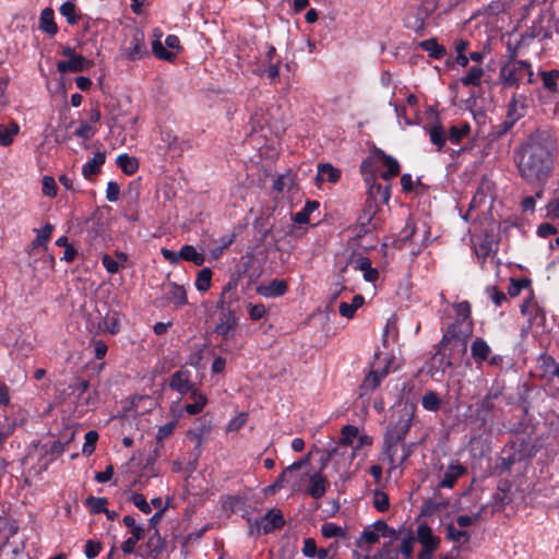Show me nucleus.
I'll list each match as a JSON object with an SVG mask.
<instances>
[{
  "mask_svg": "<svg viewBox=\"0 0 559 559\" xmlns=\"http://www.w3.org/2000/svg\"><path fill=\"white\" fill-rule=\"evenodd\" d=\"M60 13L67 19L71 25L75 24L80 16L76 14V7L72 0H68L60 7Z\"/></svg>",
  "mask_w": 559,
  "mask_h": 559,
  "instance_id": "obj_48",
  "label": "nucleus"
},
{
  "mask_svg": "<svg viewBox=\"0 0 559 559\" xmlns=\"http://www.w3.org/2000/svg\"><path fill=\"white\" fill-rule=\"evenodd\" d=\"M454 311L457 316V319L453 323L460 324H468L473 329V323L471 320V304L468 301H461L454 306Z\"/></svg>",
  "mask_w": 559,
  "mask_h": 559,
  "instance_id": "obj_34",
  "label": "nucleus"
},
{
  "mask_svg": "<svg viewBox=\"0 0 559 559\" xmlns=\"http://www.w3.org/2000/svg\"><path fill=\"white\" fill-rule=\"evenodd\" d=\"M41 191L45 195H47L49 198H55L57 195L58 188H57L56 181L52 177L45 176L43 178Z\"/></svg>",
  "mask_w": 559,
  "mask_h": 559,
  "instance_id": "obj_58",
  "label": "nucleus"
},
{
  "mask_svg": "<svg viewBox=\"0 0 559 559\" xmlns=\"http://www.w3.org/2000/svg\"><path fill=\"white\" fill-rule=\"evenodd\" d=\"M165 548V542L162 538L158 530H155L153 534L150 535L146 542L147 554L153 558H157Z\"/></svg>",
  "mask_w": 559,
  "mask_h": 559,
  "instance_id": "obj_28",
  "label": "nucleus"
},
{
  "mask_svg": "<svg viewBox=\"0 0 559 559\" xmlns=\"http://www.w3.org/2000/svg\"><path fill=\"white\" fill-rule=\"evenodd\" d=\"M95 129L85 121L80 122V127L74 131V135L84 140H90L95 134Z\"/></svg>",
  "mask_w": 559,
  "mask_h": 559,
  "instance_id": "obj_60",
  "label": "nucleus"
},
{
  "mask_svg": "<svg viewBox=\"0 0 559 559\" xmlns=\"http://www.w3.org/2000/svg\"><path fill=\"white\" fill-rule=\"evenodd\" d=\"M430 142L437 146V150L440 152L447 141L445 132L443 127L440 123H436L429 130Z\"/></svg>",
  "mask_w": 559,
  "mask_h": 559,
  "instance_id": "obj_37",
  "label": "nucleus"
},
{
  "mask_svg": "<svg viewBox=\"0 0 559 559\" xmlns=\"http://www.w3.org/2000/svg\"><path fill=\"white\" fill-rule=\"evenodd\" d=\"M379 534L377 532H373L369 528H365L362 533L360 534V537L356 542L357 547H361L362 543H366L368 545H373L379 542Z\"/></svg>",
  "mask_w": 559,
  "mask_h": 559,
  "instance_id": "obj_56",
  "label": "nucleus"
},
{
  "mask_svg": "<svg viewBox=\"0 0 559 559\" xmlns=\"http://www.w3.org/2000/svg\"><path fill=\"white\" fill-rule=\"evenodd\" d=\"M396 413L399 415L397 420L388 427L383 441L384 453L388 456L391 467L395 466L399 445L402 444L411 429L414 409L405 405L397 409Z\"/></svg>",
  "mask_w": 559,
  "mask_h": 559,
  "instance_id": "obj_3",
  "label": "nucleus"
},
{
  "mask_svg": "<svg viewBox=\"0 0 559 559\" xmlns=\"http://www.w3.org/2000/svg\"><path fill=\"white\" fill-rule=\"evenodd\" d=\"M467 473V468L460 463H451L447 467L443 478L438 484V488H453L456 480Z\"/></svg>",
  "mask_w": 559,
  "mask_h": 559,
  "instance_id": "obj_16",
  "label": "nucleus"
},
{
  "mask_svg": "<svg viewBox=\"0 0 559 559\" xmlns=\"http://www.w3.org/2000/svg\"><path fill=\"white\" fill-rule=\"evenodd\" d=\"M448 502H438L433 500H427L423 504L421 513L425 515H431L435 512L439 511L441 508H445Z\"/></svg>",
  "mask_w": 559,
  "mask_h": 559,
  "instance_id": "obj_63",
  "label": "nucleus"
},
{
  "mask_svg": "<svg viewBox=\"0 0 559 559\" xmlns=\"http://www.w3.org/2000/svg\"><path fill=\"white\" fill-rule=\"evenodd\" d=\"M239 300L237 294V283L229 281L223 288V292L217 300V309L219 313L231 311L234 314L237 313V302Z\"/></svg>",
  "mask_w": 559,
  "mask_h": 559,
  "instance_id": "obj_6",
  "label": "nucleus"
},
{
  "mask_svg": "<svg viewBox=\"0 0 559 559\" xmlns=\"http://www.w3.org/2000/svg\"><path fill=\"white\" fill-rule=\"evenodd\" d=\"M295 186L294 177L290 174L278 176L272 186L273 191L282 193L285 189L292 190Z\"/></svg>",
  "mask_w": 559,
  "mask_h": 559,
  "instance_id": "obj_45",
  "label": "nucleus"
},
{
  "mask_svg": "<svg viewBox=\"0 0 559 559\" xmlns=\"http://www.w3.org/2000/svg\"><path fill=\"white\" fill-rule=\"evenodd\" d=\"M484 75V70L480 67H472L467 74L461 79V82L464 86H479L481 76Z\"/></svg>",
  "mask_w": 559,
  "mask_h": 559,
  "instance_id": "obj_40",
  "label": "nucleus"
},
{
  "mask_svg": "<svg viewBox=\"0 0 559 559\" xmlns=\"http://www.w3.org/2000/svg\"><path fill=\"white\" fill-rule=\"evenodd\" d=\"M559 76V71L558 70H552V71H549V72H542V79H543V83H544V86L554 92L557 90V83H556V80L558 79Z\"/></svg>",
  "mask_w": 559,
  "mask_h": 559,
  "instance_id": "obj_57",
  "label": "nucleus"
},
{
  "mask_svg": "<svg viewBox=\"0 0 559 559\" xmlns=\"http://www.w3.org/2000/svg\"><path fill=\"white\" fill-rule=\"evenodd\" d=\"M93 66V61L85 59L82 55H75L71 59L60 60L57 70L60 73H78Z\"/></svg>",
  "mask_w": 559,
  "mask_h": 559,
  "instance_id": "obj_11",
  "label": "nucleus"
},
{
  "mask_svg": "<svg viewBox=\"0 0 559 559\" xmlns=\"http://www.w3.org/2000/svg\"><path fill=\"white\" fill-rule=\"evenodd\" d=\"M513 68L516 69V71L519 73H521L522 71H526L527 75H528V82H532V76H533V71L531 70V64L530 62L527 61H524V60H516L515 59V50H513L510 55V61H509Z\"/></svg>",
  "mask_w": 559,
  "mask_h": 559,
  "instance_id": "obj_54",
  "label": "nucleus"
},
{
  "mask_svg": "<svg viewBox=\"0 0 559 559\" xmlns=\"http://www.w3.org/2000/svg\"><path fill=\"white\" fill-rule=\"evenodd\" d=\"M288 473L286 469H284L278 476L277 478L275 479V481L270 485L267 488H266V491L269 493H275L277 490H280L281 488L284 487V485L288 481Z\"/></svg>",
  "mask_w": 559,
  "mask_h": 559,
  "instance_id": "obj_64",
  "label": "nucleus"
},
{
  "mask_svg": "<svg viewBox=\"0 0 559 559\" xmlns=\"http://www.w3.org/2000/svg\"><path fill=\"white\" fill-rule=\"evenodd\" d=\"M421 404L425 409L437 412L440 408L441 400L435 391H429L424 394Z\"/></svg>",
  "mask_w": 559,
  "mask_h": 559,
  "instance_id": "obj_46",
  "label": "nucleus"
},
{
  "mask_svg": "<svg viewBox=\"0 0 559 559\" xmlns=\"http://www.w3.org/2000/svg\"><path fill=\"white\" fill-rule=\"evenodd\" d=\"M117 164L120 167V169L127 175L134 174L139 168L138 159L127 154L119 155L117 157Z\"/></svg>",
  "mask_w": 559,
  "mask_h": 559,
  "instance_id": "obj_36",
  "label": "nucleus"
},
{
  "mask_svg": "<svg viewBox=\"0 0 559 559\" xmlns=\"http://www.w3.org/2000/svg\"><path fill=\"white\" fill-rule=\"evenodd\" d=\"M445 537L455 543L466 544L469 542V534L466 531L457 530L453 524L447 526Z\"/></svg>",
  "mask_w": 559,
  "mask_h": 559,
  "instance_id": "obj_43",
  "label": "nucleus"
},
{
  "mask_svg": "<svg viewBox=\"0 0 559 559\" xmlns=\"http://www.w3.org/2000/svg\"><path fill=\"white\" fill-rule=\"evenodd\" d=\"M360 171L365 177V182L368 183L377 179L376 167L372 160L365 159L360 165Z\"/></svg>",
  "mask_w": 559,
  "mask_h": 559,
  "instance_id": "obj_55",
  "label": "nucleus"
},
{
  "mask_svg": "<svg viewBox=\"0 0 559 559\" xmlns=\"http://www.w3.org/2000/svg\"><path fill=\"white\" fill-rule=\"evenodd\" d=\"M319 206L320 203L318 201H307L304 209L293 216L294 222L297 224H308L310 214L318 210Z\"/></svg>",
  "mask_w": 559,
  "mask_h": 559,
  "instance_id": "obj_35",
  "label": "nucleus"
},
{
  "mask_svg": "<svg viewBox=\"0 0 559 559\" xmlns=\"http://www.w3.org/2000/svg\"><path fill=\"white\" fill-rule=\"evenodd\" d=\"M105 152H97L91 160L85 163L82 167V175L85 179L92 180L94 176L102 171V166L105 164Z\"/></svg>",
  "mask_w": 559,
  "mask_h": 559,
  "instance_id": "obj_18",
  "label": "nucleus"
},
{
  "mask_svg": "<svg viewBox=\"0 0 559 559\" xmlns=\"http://www.w3.org/2000/svg\"><path fill=\"white\" fill-rule=\"evenodd\" d=\"M238 326V318L231 311L219 313V322L214 328V333L219 335L224 342L235 336Z\"/></svg>",
  "mask_w": 559,
  "mask_h": 559,
  "instance_id": "obj_7",
  "label": "nucleus"
},
{
  "mask_svg": "<svg viewBox=\"0 0 559 559\" xmlns=\"http://www.w3.org/2000/svg\"><path fill=\"white\" fill-rule=\"evenodd\" d=\"M386 373L388 372L385 370L381 372L370 371L360 384L361 394L376 390L380 385L381 381L385 378Z\"/></svg>",
  "mask_w": 559,
  "mask_h": 559,
  "instance_id": "obj_23",
  "label": "nucleus"
},
{
  "mask_svg": "<svg viewBox=\"0 0 559 559\" xmlns=\"http://www.w3.org/2000/svg\"><path fill=\"white\" fill-rule=\"evenodd\" d=\"M212 270L209 267L202 269L197 276L195 287L199 292H207L212 283Z\"/></svg>",
  "mask_w": 559,
  "mask_h": 559,
  "instance_id": "obj_42",
  "label": "nucleus"
},
{
  "mask_svg": "<svg viewBox=\"0 0 559 559\" xmlns=\"http://www.w3.org/2000/svg\"><path fill=\"white\" fill-rule=\"evenodd\" d=\"M373 507L380 511L384 512L390 508L389 496L379 489L373 490Z\"/></svg>",
  "mask_w": 559,
  "mask_h": 559,
  "instance_id": "obj_49",
  "label": "nucleus"
},
{
  "mask_svg": "<svg viewBox=\"0 0 559 559\" xmlns=\"http://www.w3.org/2000/svg\"><path fill=\"white\" fill-rule=\"evenodd\" d=\"M356 269L364 272L367 282H376L379 278L378 270L371 266V261L367 257H359L356 260Z\"/></svg>",
  "mask_w": 559,
  "mask_h": 559,
  "instance_id": "obj_29",
  "label": "nucleus"
},
{
  "mask_svg": "<svg viewBox=\"0 0 559 559\" xmlns=\"http://www.w3.org/2000/svg\"><path fill=\"white\" fill-rule=\"evenodd\" d=\"M168 385L173 391L181 395L192 393L193 390H197L194 383L190 380V372L185 369L174 372L169 378Z\"/></svg>",
  "mask_w": 559,
  "mask_h": 559,
  "instance_id": "obj_9",
  "label": "nucleus"
},
{
  "mask_svg": "<svg viewBox=\"0 0 559 559\" xmlns=\"http://www.w3.org/2000/svg\"><path fill=\"white\" fill-rule=\"evenodd\" d=\"M190 397L193 400V403L186 404L185 411L189 415L200 414L207 403L206 396L197 389L190 393Z\"/></svg>",
  "mask_w": 559,
  "mask_h": 559,
  "instance_id": "obj_25",
  "label": "nucleus"
},
{
  "mask_svg": "<svg viewBox=\"0 0 559 559\" xmlns=\"http://www.w3.org/2000/svg\"><path fill=\"white\" fill-rule=\"evenodd\" d=\"M373 155L379 158L383 165L390 170L391 175H399L401 171V167L399 162L392 157L391 155H388L381 148H376L373 151Z\"/></svg>",
  "mask_w": 559,
  "mask_h": 559,
  "instance_id": "obj_33",
  "label": "nucleus"
},
{
  "mask_svg": "<svg viewBox=\"0 0 559 559\" xmlns=\"http://www.w3.org/2000/svg\"><path fill=\"white\" fill-rule=\"evenodd\" d=\"M537 368L540 371V378L547 381H552L555 378L559 379V364L551 356L542 354L537 359Z\"/></svg>",
  "mask_w": 559,
  "mask_h": 559,
  "instance_id": "obj_13",
  "label": "nucleus"
},
{
  "mask_svg": "<svg viewBox=\"0 0 559 559\" xmlns=\"http://www.w3.org/2000/svg\"><path fill=\"white\" fill-rule=\"evenodd\" d=\"M19 124L11 121L8 124H0V144L8 146L13 142V138L19 133Z\"/></svg>",
  "mask_w": 559,
  "mask_h": 559,
  "instance_id": "obj_32",
  "label": "nucleus"
},
{
  "mask_svg": "<svg viewBox=\"0 0 559 559\" xmlns=\"http://www.w3.org/2000/svg\"><path fill=\"white\" fill-rule=\"evenodd\" d=\"M365 302L362 295H355L352 302H341L338 307L340 314L346 319H352L355 316L357 309H359Z\"/></svg>",
  "mask_w": 559,
  "mask_h": 559,
  "instance_id": "obj_27",
  "label": "nucleus"
},
{
  "mask_svg": "<svg viewBox=\"0 0 559 559\" xmlns=\"http://www.w3.org/2000/svg\"><path fill=\"white\" fill-rule=\"evenodd\" d=\"M519 461L531 460L537 453V445L530 438H518L509 443Z\"/></svg>",
  "mask_w": 559,
  "mask_h": 559,
  "instance_id": "obj_10",
  "label": "nucleus"
},
{
  "mask_svg": "<svg viewBox=\"0 0 559 559\" xmlns=\"http://www.w3.org/2000/svg\"><path fill=\"white\" fill-rule=\"evenodd\" d=\"M524 109H525L524 104H519L516 97L513 96L509 103L508 114H507L506 118L515 123L518 120H520L524 116Z\"/></svg>",
  "mask_w": 559,
  "mask_h": 559,
  "instance_id": "obj_41",
  "label": "nucleus"
},
{
  "mask_svg": "<svg viewBox=\"0 0 559 559\" xmlns=\"http://www.w3.org/2000/svg\"><path fill=\"white\" fill-rule=\"evenodd\" d=\"M513 158L519 176L526 183L544 186L555 169L556 144L542 138L530 139L514 150Z\"/></svg>",
  "mask_w": 559,
  "mask_h": 559,
  "instance_id": "obj_1",
  "label": "nucleus"
},
{
  "mask_svg": "<svg viewBox=\"0 0 559 559\" xmlns=\"http://www.w3.org/2000/svg\"><path fill=\"white\" fill-rule=\"evenodd\" d=\"M330 486L329 480L321 472L314 473L309 477V485L306 488V493L313 499L322 498Z\"/></svg>",
  "mask_w": 559,
  "mask_h": 559,
  "instance_id": "obj_12",
  "label": "nucleus"
},
{
  "mask_svg": "<svg viewBox=\"0 0 559 559\" xmlns=\"http://www.w3.org/2000/svg\"><path fill=\"white\" fill-rule=\"evenodd\" d=\"M416 542V538L412 531H409L401 540V554L409 559L413 556V545Z\"/></svg>",
  "mask_w": 559,
  "mask_h": 559,
  "instance_id": "obj_51",
  "label": "nucleus"
},
{
  "mask_svg": "<svg viewBox=\"0 0 559 559\" xmlns=\"http://www.w3.org/2000/svg\"><path fill=\"white\" fill-rule=\"evenodd\" d=\"M108 503L107 498L88 496L85 500V504L90 508L91 513L98 514L104 513Z\"/></svg>",
  "mask_w": 559,
  "mask_h": 559,
  "instance_id": "obj_44",
  "label": "nucleus"
},
{
  "mask_svg": "<svg viewBox=\"0 0 559 559\" xmlns=\"http://www.w3.org/2000/svg\"><path fill=\"white\" fill-rule=\"evenodd\" d=\"M179 257L181 260L191 262L197 266H201L205 262L204 253L197 251V249L191 245L182 246L179 250Z\"/></svg>",
  "mask_w": 559,
  "mask_h": 559,
  "instance_id": "obj_22",
  "label": "nucleus"
},
{
  "mask_svg": "<svg viewBox=\"0 0 559 559\" xmlns=\"http://www.w3.org/2000/svg\"><path fill=\"white\" fill-rule=\"evenodd\" d=\"M162 34H155V39L152 43V51L154 56L160 60L165 61H174L176 59V53L174 51L167 50L160 41Z\"/></svg>",
  "mask_w": 559,
  "mask_h": 559,
  "instance_id": "obj_31",
  "label": "nucleus"
},
{
  "mask_svg": "<svg viewBox=\"0 0 559 559\" xmlns=\"http://www.w3.org/2000/svg\"><path fill=\"white\" fill-rule=\"evenodd\" d=\"M471 131V127L468 123H463L461 126H452L449 130V139L450 142L457 144L460 143Z\"/></svg>",
  "mask_w": 559,
  "mask_h": 559,
  "instance_id": "obj_39",
  "label": "nucleus"
},
{
  "mask_svg": "<svg viewBox=\"0 0 559 559\" xmlns=\"http://www.w3.org/2000/svg\"><path fill=\"white\" fill-rule=\"evenodd\" d=\"M418 45L433 59H441L447 53L445 48L442 45H439L436 38L423 40Z\"/></svg>",
  "mask_w": 559,
  "mask_h": 559,
  "instance_id": "obj_30",
  "label": "nucleus"
},
{
  "mask_svg": "<svg viewBox=\"0 0 559 559\" xmlns=\"http://www.w3.org/2000/svg\"><path fill=\"white\" fill-rule=\"evenodd\" d=\"M288 289L287 282L284 280H273L269 285H261L257 293L266 298L283 296Z\"/></svg>",
  "mask_w": 559,
  "mask_h": 559,
  "instance_id": "obj_17",
  "label": "nucleus"
},
{
  "mask_svg": "<svg viewBox=\"0 0 559 559\" xmlns=\"http://www.w3.org/2000/svg\"><path fill=\"white\" fill-rule=\"evenodd\" d=\"M249 318L252 321H258L266 314V309L263 304H249L248 305Z\"/></svg>",
  "mask_w": 559,
  "mask_h": 559,
  "instance_id": "obj_61",
  "label": "nucleus"
},
{
  "mask_svg": "<svg viewBox=\"0 0 559 559\" xmlns=\"http://www.w3.org/2000/svg\"><path fill=\"white\" fill-rule=\"evenodd\" d=\"M495 408V401L490 400L487 396H484L483 400L477 404V415L481 418L484 423L491 419V414Z\"/></svg>",
  "mask_w": 559,
  "mask_h": 559,
  "instance_id": "obj_38",
  "label": "nucleus"
},
{
  "mask_svg": "<svg viewBox=\"0 0 559 559\" xmlns=\"http://www.w3.org/2000/svg\"><path fill=\"white\" fill-rule=\"evenodd\" d=\"M472 335V328L464 323H451L443 333L441 341L435 346V360L439 361L444 371L462 361L467 352V341Z\"/></svg>",
  "mask_w": 559,
  "mask_h": 559,
  "instance_id": "obj_2",
  "label": "nucleus"
},
{
  "mask_svg": "<svg viewBox=\"0 0 559 559\" xmlns=\"http://www.w3.org/2000/svg\"><path fill=\"white\" fill-rule=\"evenodd\" d=\"M260 523L263 534H269L284 526L285 520L281 510L272 509L260 519Z\"/></svg>",
  "mask_w": 559,
  "mask_h": 559,
  "instance_id": "obj_14",
  "label": "nucleus"
},
{
  "mask_svg": "<svg viewBox=\"0 0 559 559\" xmlns=\"http://www.w3.org/2000/svg\"><path fill=\"white\" fill-rule=\"evenodd\" d=\"M130 501L133 502L135 507H138L143 513H151L152 509L150 503L146 501L145 497L142 493L134 492L130 497Z\"/></svg>",
  "mask_w": 559,
  "mask_h": 559,
  "instance_id": "obj_59",
  "label": "nucleus"
},
{
  "mask_svg": "<svg viewBox=\"0 0 559 559\" xmlns=\"http://www.w3.org/2000/svg\"><path fill=\"white\" fill-rule=\"evenodd\" d=\"M39 28L50 36H55L58 33V25L55 22L53 10L51 8H45L39 17Z\"/></svg>",
  "mask_w": 559,
  "mask_h": 559,
  "instance_id": "obj_21",
  "label": "nucleus"
},
{
  "mask_svg": "<svg viewBox=\"0 0 559 559\" xmlns=\"http://www.w3.org/2000/svg\"><path fill=\"white\" fill-rule=\"evenodd\" d=\"M341 178V171L331 164H320L318 167L317 181L337 182Z\"/></svg>",
  "mask_w": 559,
  "mask_h": 559,
  "instance_id": "obj_26",
  "label": "nucleus"
},
{
  "mask_svg": "<svg viewBox=\"0 0 559 559\" xmlns=\"http://www.w3.org/2000/svg\"><path fill=\"white\" fill-rule=\"evenodd\" d=\"M123 56L130 61H136L148 56L145 44V35L141 29L134 28L129 46L123 49Z\"/></svg>",
  "mask_w": 559,
  "mask_h": 559,
  "instance_id": "obj_5",
  "label": "nucleus"
},
{
  "mask_svg": "<svg viewBox=\"0 0 559 559\" xmlns=\"http://www.w3.org/2000/svg\"><path fill=\"white\" fill-rule=\"evenodd\" d=\"M491 353L490 346L481 337H476L471 345V354L477 365H481L488 359Z\"/></svg>",
  "mask_w": 559,
  "mask_h": 559,
  "instance_id": "obj_19",
  "label": "nucleus"
},
{
  "mask_svg": "<svg viewBox=\"0 0 559 559\" xmlns=\"http://www.w3.org/2000/svg\"><path fill=\"white\" fill-rule=\"evenodd\" d=\"M123 524L130 528V533L135 538H144L145 536V530L142 525L136 524L135 520L132 515H126L122 519Z\"/></svg>",
  "mask_w": 559,
  "mask_h": 559,
  "instance_id": "obj_50",
  "label": "nucleus"
},
{
  "mask_svg": "<svg viewBox=\"0 0 559 559\" xmlns=\"http://www.w3.org/2000/svg\"><path fill=\"white\" fill-rule=\"evenodd\" d=\"M358 435V428L356 426L346 425L342 428V439L341 442L343 444H352L353 439Z\"/></svg>",
  "mask_w": 559,
  "mask_h": 559,
  "instance_id": "obj_62",
  "label": "nucleus"
},
{
  "mask_svg": "<svg viewBox=\"0 0 559 559\" xmlns=\"http://www.w3.org/2000/svg\"><path fill=\"white\" fill-rule=\"evenodd\" d=\"M85 442L82 448V453L85 455H91L95 451V445L98 440V433L95 430H88L85 433Z\"/></svg>",
  "mask_w": 559,
  "mask_h": 559,
  "instance_id": "obj_52",
  "label": "nucleus"
},
{
  "mask_svg": "<svg viewBox=\"0 0 559 559\" xmlns=\"http://www.w3.org/2000/svg\"><path fill=\"white\" fill-rule=\"evenodd\" d=\"M499 79L506 87H518L522 75L510 62H508L501 67Z\"/></svg>",
  "mask_w": 559,
  "mask_h": 559,
  "instance_id": "obj_20",
  "label": "nucleus"
},
{
  "mask_svg": "<svg viewBox=\"0 0 559 559\" xmlns=\"http://www.w3.org/2000/svg\"><path fill=\"white\" fill-rule=\"evenodd\" d=\"M379 211L378 205H373L371 203L365 202V206L362 209V213L358 217V227L357 237H361L362 235L369 233L370 226L374 228L372 225V219Z\"/></svg>",
  "mask_w": 559,
  "mask_h": 559,
  "instance_id": "obj_15",
  "label": "nucleus"
},
{
  "mask_svg": "<svg viewBox=\"0 0 559 559\" xmlns=\"http://www.w3.org/2000/svg\"><path fill=\"white\" fill-rule=\"evenodd\" d=\"M367 198L366 202L380 206L389 202L391 197L390 185L382 186L377 179L366 183Z\"/></svg>",
  "mask_w": 559,
  "mask_h": 559,
  "instance_id": "obj_8",
  "label": "nucleus"
},
{
  "mask_svg": "<svg viewBox=\"0 0 559 559\" xmlns=\"http://www.w3.org/2000/svg\"><path fill=\"white\" fill-rule=\"evenodd\" d=\"M321 534L325 538L342 537L346 536V532L343 527L332 522H326L321 526Z\"/></svg>",
  "mask_w": 559,
  "mask_h": 559,
  "instance_id": "obj_47",
  "label": "nucleus"
},
{
  "mask_svg": "<svg viewBox=\"0 0 559 559\" xmlns=\"http://www.w3.org/2000/svg\"><path fill=\"white\" fill-rule=\"evenodd\" d=\"M166 296L167 299L171 300L176 305V307H181L188 302L186 289L183 286L176 283H170L166 287Z\"/></svg>",
  "mask_w": 559,
  "mask_h": 559,
  "instance_id": "obj_24",
  "label": "nucleus"
},
{
  "mask_svg": "<svg viewBox=\"0 0 559 559\" xmlns=\"http://www.w3.org/2000/svg\"><path fill=\"white\" fill-rule=\"evenodd\" d=\"M415 538L421 545V550L417 558L433 559V554L439 548L441 539L433 535L432 528L427 524L418 525Z\"/></svg>",
  "mask_w": 559,
  "mask_h": 559,
  "instance_id": "obj_4",
  "label": "nucleus"
},
{
  "mask_svg": "<svg viewBox=\"0 0 559 559\" xmlns=\"http://www.w3.org/2000/svg\"><path fill=\"white\" fill-rule=\"evenodd\" d=\"M474 250L477 258L484 262L492 251V242L488 238H485L479 243L475 245Z\"/></svg>",
  "mask_w": 559,
  "mask_h": 559,
  "instance_id": "obj_53",
  "label": "nucleus"
}]
</instances>
